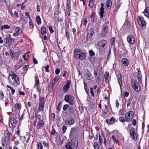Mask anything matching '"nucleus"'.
Returning <instances> with one entry per match:
<instances>
[{"mask_svg":"<svg viewBox=\"0 0 149 149\" xmlns=\"http://www.w3.org/2000/svg\"><path fill=\"white\" fill-rule=\"evenodd\" d=\"M112 5V3L110 0H107L106 2V5L108 8H110Z\"/></svg>","mask_w":149,"mask_h":149,"instance_id":"obj_29","label":"nucleus"},{"mask_svg":"<svg viewBox=\"0 0 149 149\" xmlns=\"http://www.w3.org/2000/svg\"><path fill=\"white\" fill-rule=\"evenodd\" d=\"M127 39V41L129 43L132 44H133L135 43V41L134 38L132 36L128 35Z\"/></svg>","mask_w":149,"mask_h":149,"instance_id":"obj_14","label":"nucleus"},{"mask_svg":"<svg viewBox=\"0 0 149 149\" xmlns=\"http://www.w3.org/2000/svg\"><path fill=\"white\" fill-rule=\"evenodd\" d=\"M64 100L70 105H73L74 103V98L70 94H66L64 97Z\"/></svg>","mask_w":149,"mask_h":149,"instance_id":"obj_7","label":"nucleus"},{"mask_svg":"<svg viewBox=\"0 0 149 149\" xmlns=\"http://www.w3.org/2000/svg\"><path fill=\"white\" fill-rule=\"evenodd\" d=\"M43 80L44 82L48 83L49 81V77H48L47 76V77H43Z\"/></svg>","mask_w":149,"mask_h":149,"instance_id":"obj_38","label":"nucleus"},{"mask_svg":"<svg viewBox=\"0 0 149 149\" xmlns=\"http://www.w3.org/2000/svg\"><path fill=\"white\" fill-rule=\"evenodd\" d=\"M45 101L43 97H40V98L39 105H44Z\"/></svg>","mask_w":149,"mask_h":149,"instance_id":"obj_30","label":"nucleus"},{"mask_svg":"<svg viewBox=\"0 0 149 149\" xmlns=\"http://www.w3.org/2000/svg\"><path fill=\"white\" fill-rule=\"evenodd\" d=\"M43 144L45 147L47 148L49 147V146L48 143H46L45 141H43Z\"/></svg>","mask_w":149,"mask_h":149,"instance_id":"obj_56","label":"nucleus"},{"mask_svg":"<svg viewBox=\"0 0 149 149\" xmlns=\"http://www.w3.org/2000/svg\"><path fill=\"white\" fill-rule=\"evenodd\" d=\"M29 27L30 29H32L34 27L32 21V19L29 20Z\"/></svg>","mask_w":149,"mask_h":149,"instance_id":"obj_36","label":"nucleus"},{"mask_svg":"<svg viewBox=\"0 0 149 149\" xmlns=\"http://www.w3.org/2000/svg\"><path fill=\"white\" fill-rule=\"evenodd\" d=\"M18 92L19 95H22L24 96L25 95L24 92L23 91H22L21 90H19Z\"/></svg>","mask_w":149,"mask_h":149,"instance_id":"obj_61","label":"nucleus"},{"mask_svg":"<svg viewBox=\"0 0 149 149\" xmlns=\"http://www.w3.org/2000/svg\"><path fill=\"white\" fill-rule=\"evenodd\" d=\"M20 106H21V105L20 104L18 103L16 104L15 106V110H13L12 111L16 112V110H18L20 109Z\"/></svg>","mask_w":149,"mask_h":149,"instance_id":"obj_31","label":"nucleus"},{"mask_svg":"<svg viewBox=\"0 0 149 149\" xmlns=\"http://www.w3.org/2000/svg\"><path fill=\"white\" fill-rule=\"evenodd\" d=\"M115 38H112L111 40V46H112L114 43H115Z\"/></svg>","mask_w":149,"mask_h":149,"instance_id":"obj_52","label":"nucleus"},{"mask_svg":"<svg viewBox=\"0 0 149 149\" xmlns=\"http://www.w3.org/2000/svg\"><path fill=\"white\" fill-rule=\"evenodd\" d=\"M49 65H47L45 67V71L46 72H49Z\"/></svg>","mask_w":149,"mask_h":149,"instance_id":"obj_58","label":"nucleus"},{"mask_svg":"<svg viewBox=\"0 0 149 149\" xmlns=\"http://www.w3.org/2000/svg\"><path fill=\"white\" fill-rule=\"evenodd\" d=\"M93 147L95 149H99V146L97 143L95 142L93 144Z\"/></svg>","mask_w":149,"mask_h":149,"instance_id":"obj_40","label":"nucleus"},{"mask_svg":"<svg viewBox=\"0 0 149 149\" xmlns=\"http://www.w3.org/2000/svg\"><path fill=\"white\" fill-rule=\"evenodd\" d=\"M124 26L127 28H129L131 26L130 23L128 21H126L124 23Z\"/></svg>","mask_w":149,"mask_h":149,"instance_id":"obj_28","label":"nucleus"},{"mask_svg":"<svg viewBox=\"0 0 149 149\" xmlns=\"http://www.w3.org/2000/svg\"><path fill=\"white\" fill-rule=\"evenodd\" d=\"M30 138V136L29 134H26L23 137L24 139V142L25 143H27L29 142Z\"/></svg>","mask_w":149,"mask_h":149,"instance_id":"obj_25","label":"nucleus"},{"mask_svg":"<svg viewBox=\"0 0 149 149\" xmlns=\"http://www.w3.org/2000/svg\"><path fill=\"white\" fill-rule=\"evenodd\" d=\"M86 78L88 80L91 79L92 78L91 74L89 72H88L86 73Z\"/></svg>","mask_w":149,"mask_h":149,"instance_id":"obj_33","label":"nucleus"},{"mask_svg":"<svg viewBox=\"0 0 149 149\" xmlns=\"http://www.w3.org/2000/svg\"><path fill=\"white\" fill-rule=\"evenodd\" d=\"M36 22L38 24L40 25L41 24V18L39 16H38L36 17Z\"/></svg>","mask_w":149,"mask_h":149,"instance_id":"obj_34","label":"nucleus"},{"mask_svg":"<svg viewBox=\"0 0 149 149\" xmlns=\"http://www.w3.org/2000/svg\"><path fill=\"white\" fill-rule=\"evenodd\" d=\"M68 113H73L74 112L73 108L72 107H71L69 108L68 109Z\"/></svg>","mask_w":149,"mask_h":149,"instance_id":"obj_46","label":"nucleus"},{"mask_svg":"<svg viewBox=\"0 0 149 149\" xmlns=\"http://www.w3.org/2000/svg\"><path fill=\"white\" fill-rule=\"evenodd\" d=\"M35 84H34V86L35 87L36 86H37L36 88L38 90H39L38 89V85L39 84V80L38 78V77L36 76L35 77Z\"/></svg>","mask_w":149,"mask_h":149,"instance_id":"obj_24","label":"nucleus"},{"mask_svg":"<svg viewBox=\"0 0 149 149\" xmlns=\"http://www.w3.org/2000/svg\"><path fill=\"white\" fill-rule=\"evenodd\" d=\"M71 84V81L69 80L67 82L66 84L64 85L63 88V91L64 92L66 93L70 88Z\"/></svg>","mask_w":149,"mask_h":149,"instance_id":"obj_15","label":"nucleus"},{"mask_svg":"<svg viewBox=\"0 0 149 149\" xmlns=\"http://www.w3.org/2000/svg\"><path fill=\"white\" fill-rule=\"evenodd\" d=\"M109 120H110L111 122H112V124L113 123H114L115 122V121H116V119H115L113 117H111Z\"/></svg>","mask_w":149,"mask_h":149,"instance_id":"obj_54","label":"nucleus"},{"mask_svg":"<svg viewBox=\"0 0 149 149\" xmlns=\"http://www.w3.org/2000/svg\"><path fill=\"white\" fill-rule=\"evenodd\" d=\"M67 123L69 125H73L74 123V121L73 119L70 118L68 119L67 120Z\"/></svg>","mask_w":149,"mask_h":149,"instance_id":"obj_26","label":"nucleus"},{"mask_svg":"<svg viewBox=\"0 0 149 149\" xmlns=\"http://www.w3.org/2000/svg\"><path fill=\"white\" fill-rule=\"evenodd\" d=\"M41 33L42 35L45 34L46 33V28L45 26L42 27L41 29Z\"/></svg>","mask_w":149,"mask_h":149,"instance_id":"obj_37","label":"nucleus"},{"mask_svg":"<svg viewBox=\"0 0 149 149\" xmlns=\"http://www.w3.org/2000/svg\"><path fill=\"white\" fill-rule=\"evenodd\" d=\"M4 97L3 92L2 91L0 90V99H3Z\"/></svg>","mask_w":149,"mask_h":149,"instance_id":"obj_48","label":"nucleus"},{"mask_svg":"<svg viewBox=\"0 0 149 149\" xmlns=\"http://www.w3.org/2000/svg\"><path fill=\"white\" fill-rule=\"evenodd\" d=\"M78 146V141L76 138L72 139L70 142H67L65 146L66 149H76Z\"/></svg>","mask_w":149,"mask_h":149,"instance_id":"obj_3","label":"nucleus"},{"mask_svg":"<svg viewBox=\"0 0 149 149\" xmlns=\"http://www.w3.org/2000/svg\"><path fill=\"white\" fill-rule=\"evenodd\" d=\"M106 123L109 125H112V122H111L110 120L107 119L106 120Z\"/></svg>","mask_w":149,"mask_h":149,"instance_id":"obj_60","label":"nucleus"},{"mask_svg":"<svg viewBox=\"0 0 149 149\" xmlns=\"http://www.w3.org/2000/svg\"><path fill=\"white\" fill-rule=\"evenodd\" d=\"M101 7H100V12L99 13L100 17L101 18H102L103 17V14L104 13V5L102 3H101Z\"/></svg>","mask_w":149,"mask_h":149,"instance_id":"obj_20","label":"nucleus"},{"mask_svg":"<svg viewBox=\"0 0 149 149\" xmlns=\"http://www.w3.org/2000/svg\"><path fill=\"white\" fill-rule=\"evenodd\" d=\"M137 21L141 29H145L146 28V22L143 17L138 16Z\"/></svg>","mask_w":149,"mask_h":149,"instance_id":"obj_5","label":"nucleus"},{"mask_svg":"<svg viewBox=\"0 0 149 149\" xmlns=\"http://www.w3.org/2000/svg\"><path fill=\"white\" fill-rule=\"evenodd\" d=\"M134 114V113L132 111H130L127 112L125 116L126 122H130L131 119H132Z\"/></svg>","mask_w":149,"mask_h":149,"instance_id":"obj_8","label":"nucleus"},{"mask_svg":"<svg viewBox=\"0 0 149 149\" xmlns=\"http://www.w3.org/2000/svg\"><path fill=\"white\" fill-rule=\"evenodd\" d=\"M119 120L121 122H122V123L126 122V118H125V119L123 117H120L119 118Z\"/></svg>","mask_w":149,"mask_h":149,"instance_id":"obj_49","label":"nucleus"},{"mask_svg":"<svg viewBox=\"0 0 149 149\" xmlns=\"http://www.w3.org/2000/svg\"><path fill=\"white\" fill-rule=\"evenodd\" d=\"M107 45V41L104 40H101L97 44V45L99 46L100 48L104 47L105 45Z\"/></svg>","mask_w":149,"mask_h":149,"instance_id":"obj_17","label":"nucleus"},{"mask_svg":"<svg viewBox=\"0 0 149 149\" xmlns=\"http://www.w3.org/2000/svg\"><path fill=\"white\" fill-rule=\"evenodd\" d=\"M55 115L54 113H52L51 114V119L52 120H54L55 119Z\"/></svg>","mask_w":149,"mask_h":149,"instance_id":"obj_59","label":"nucleus"},{"mask_svg":"<svg viewBox=\"0 0 149 149\" xmlns=\"http://www.w3.org/2000/svg\"><path fill=\"white\" fill-rule=\"evenodd\" d=\"M62 104V102H60L58 104L57 107V109L58 111H60L61 109V106Z\"/></svg>","mask_w":149,"mask_h":149,"instance_id":"obj_44","label":"nucleus"},{"mask_svg":"<svg viewBox=\"0 0 149 149\" xmlns=\"http://www.w3.org/2000/svg\"><path fill=\"white\" fill-rule=\"evenodd\" d=\"M132 100L131 99H128L127 101V107L130 105Z\"/></svg>","mask_w":149,"mask_h":149,"instance_id":"obj_57","label":"nucleus"},{"mask_svg":"<svg viewBox=\"0 0 149 149\" xmlns=\"http://www.w3.org/2000/svg\"><path fill=\"white\" fill-rule=\"evenodd\" d=\"M145 16L149 19V7L146 6L143 12Z\"/></svg>","mask_w":149,"mask_h":149,"instance_id":"obj_22","label":"nucleus"},{"mask_svg":"<svg viewBox=\"0 0 149 149\" xmlns=\"http://www.w3.org/2000/svg\"><path fill=\"white\" fill-rule=\"evenodd\" d=\"M8 82L10 85L18 86L19 84V77L14 72L9 73L8 78Z\"/></svg>","mask_w":149,"mask_h":149,"instance_id":"obj_1","label":"nucleus"},{"mask_svg":"<svg viewBox=\"0 0 149 149\" xmlns=\"http://www.w3.org/2000/svg\"><path fill=\"white\" fill-rule=\"evenodd\" d=\"M121 63L124 66L127 67L129 65L128 60L127 58H123L121 59Z\"/></svg>","mask_w":149,"mask_h":149,"instance_id":"obj_19","label":"nucleus"},{"mask_svg":"<svg viewBox=\"0 0 149 149\" xmlns=\"http://www.w3.org/2000/svg\"><path fill=\"white\" fill-rule=\"evenodd\" d=\"M95 1L89 0L88 5L90 7L93 8L94 4Z\"/></svg>","mask_w":149,"mask_h":149,"instance_id":"obj_42","label":"nucleus"},{"mask_svg":"<svg viewBox=\"0 0 149 149\" xmlns=\"http://www.w3.org/2000/svg\"><path fill=\"white\" fill-rule=\"evenodd\" d=\"M60 72V70L59 68H56L55 70V72L56 74H58Z\"/></svg>","mask_w":149,"mask_h":149,"instance_id":"obj_64","label":"nucleus"},{"mask_svg":"<svg viewBox=\"0 0 149 149\" xmlns=\"http://www.w3.org/2000/svg\"><path fill=\"white\" fill-rule=\"evenodd\" d=\"M130 134L133 139L135 141L136 140V134L134 129L132 128L130 131Z\"/></svg>","mask_w":149,"mask_h":149,"instance_id":"obj_18","label":"nucleus"},{"mask_svg":"<svg viewBox=\"0 0 149 149\" xmlns=\"http://www.w3.org/2000/svg\"><path fill=\"white\" fill-rule=\"evenodd\" d=\"M109 76V73L108 72H106L105 73L104 75V79L105 80H107L108 79Z\"/></svg>","mask_w":149,"mask_h":149,"instance_id":"obj_41","label":"nucleus"},{"mask_svg":"<svg viewBox=\"0 0 149 149\" xmlns=\"http://www.w3.org/2000/svg\"><path fill=\"white\" fill-rule=\"evenodd\" d=\"M10 55L12 58L15 59H17L19 57V54L20 53V51L17 52H15L14 50L10 49L9 51Z\"/></svg>","mask_w":149,"mask_h":149,"instance_id":"obj_9","label":"nucleus"},{"mask_svg":"<svg viewBox=\"0 0 149 149\" xmlns=\"http://www.w3.org/2000/svg\"><path fill=\"white\" fill-rule=\"evenodd\" d=\"M94 30L93 28H91L88 31L86 37V41H89L91 42L93 40L95 35Z\"/></svg>","mask_w":149,"mask_h":149,"instance_id":"obj_4","label":"nucleus"},{"mask_svg":"<svg viewBox=\"0 0 149 149\" xmlns=\"http://www.w3.org/2000/svg\"><path fill=\"white\" fill-rule=\"evenodd\" d=\"M94 74L95 77L97 79L98 81L101 80V78L102 76L101 71L99 69H97L94 71Z\"/></svg>","mask_w":149,"mask_h":149,"instance_id":"obj_12","label":"nucleus"},{"mask_svg":"<svg viewBox=\"0 0 149 149\" xmlns=\"http://www.w3.org/2000/svg\"><path fill=\"white\" fill-rule=\"evenodd\" d=\"M60 77L59 76H56L55 78L54 79L53 81L56 83L58 79H59Z\"/></svg>","mask_w":149,"mask_h":149,"instance_id":"obj_51","label":"nucleus"},{"mask_svg":"<svg viewBox=\"0 0 149 149\" xmlns=\"http://www.w3.org/2000/svg\"><path fill=\"white\" fill-rule=\"evenodd\" d=\"M10 28V26L8 24H4L1 26L0 28V30L3 31L4 29H9Z\"/></svg>","mask_w":149,"mask_h":149,"instance_id":"obj_27","label":"nucleus"},{"mask_svg":"<svg viewBox=\"0 0 149 149\" xmlns=\"http://www.w3.org/2000/svg\"><path fill=\"white\" fill-rule=\"evenodd\" d=\"M20 30V28L19 27H17L16 28L15 30V32L19 33V31Z\"/></svg>","mask_w":149,"mask_h":149,"instance_id":"obj_55","label":"nucleus"},{"mask_svg":"<svg viewBox=\"0 0 149 149\" xmlns=\"http://www.w3.org/2000/svg\"><path fill=\"white\" fill-rule=\"evenodd\" d=\"M138 80L139 82L140 83H142V77L141 75L140 74H138L137 75Z\"/></svg>","mask_w":149,"mask_h":149,"instance_id":"obj_39","label":"nucleus"},{"mask_svg":"<svg viewBox=\"0 0 149 149\" xmlns=\"http://www.w3.org/2000/svg\"><path fill=\"white\" fill-rule=\"evenodd\" d=\"M89 55L90 56H94L95 55V53L92 50H90L89 51Z\"/></svg>","mask_w":149,"mask_h":149,"instance_id":"obj_50","label":"nucleus"},{"mask_svg":"<svg viewBox=\"0 0 149 149\" xmlns=\"http://www.w3.org/2000/svg\"><path fill=\"white\" fill-rule=\"evenodd\" d=\"M69 105L68 104L64 105L63 106V111H66L68 108L69 107Z\"/></svg>","mask_w":149,"mask_h":149,"instance_id":"obj_43","label":"nucleus"},{"mask_svg":"<svg viewBox=\"0 0 149 149\" xmlns=\"http://www.w3.org/2000/svg\"><path fill=\"white\" fill-rule=\"evenodd\" d=\"M74 54L75 57L77 59L82 60L86 58L85 54L77 48H76L74 50Z\"/></svg>","mask_w":149,"mask_h":149,"instance_id":"obj_2","label":"nucleus"},{"mask_svg":"<svg viewBox=\"0 0 149 149\" xmlns=\"http://www.w3.org/2000/svg\"><path fill=\"white\" fill-rule=\"evenodd\" d=\"M93 88L91 87L90 88V93L91 94L92 96L93 97H94V93H93Z\"/></svg>","mask_w":149,"mask_h":149,"instance_id":"obj_53","label":"nucleus"},{"mask_svg":"<svg viewBox=\"0 0 149 149\" xmlns=\"http://www.w3.org/2000/svg\"><path fill=\"white\" fill-rule=\"evenodd\" d=\"M4 135L5 136V137L8 140H9L10 137L12 136V134L11 133L9 132L8 130H7L5 131Z\"/></svg>","mask_w":149,"mask_h":149,"instance_id":"obj_21","label":"nucleus"},{"mask_svg":"<svg viewBox=\"0 0 149 149\" xmlns=\"http://www.w3.org/2000/svg\"><path fill=\"white\" fill-rule=\"evenodd\" d=\"M38 149H42L43 148V146L42 143L40 142L38 143Z\"/></svg>","mask_w":149,"mask_h":149,"instance_id":"obj_45","label":"nucleus"},{"mask_svg":"<svg viewBox=\"0 0 149 149\" xmlns=\"http://www.w3.org/2000/svg\"><path fill=\"white\" fill-rule=\"evenodd\" d=\"M116 76L118 79V83L120 86L121 89H122V76L121 74L118 73H116Z\"/></svg>","mask_w":149,"mask_h":149,"instance_id":"obj_16","label":"nucleus"},{"mask_svg":"<svg viewBox=\"0 0 149 149\" xmlns=\"http://www.w3.org/2000/svg\"><path fill=\"white\" fill-rule=\"evenodd\" d=\"M4 40H6L5 43L9 47L12 44L13 42H14V39L8 37V36L5 38Z\"/></svg>","mask_w":149,"mask_h":149,"instance_id":"obj_13","label":"nucleus"},{"mask_svg":"<svg viewBox=\"0 0 149 149\" xmlns=\"http://www.w3.org/2000/svg\"><path fill=\"white\" fill-rule=\"evenodd\" d=\"M99 143L101 144L102 143V141L101 136L100 134H99Z\"/></svg>","mask_w":149,"mask_h":149,"instance_id":"obj_62","label":"nucleus"},{"mask_svg":"<svg viewBox=\"0 0 149 149\" xmlns=\"http://www.w3.org/2000/svg\"><path fill=\"white\" fill-rule=\"evenodd\" d=\"M67 129V127L63 125V127L62 130L63 131V133H64Z\"/></svg>","mask_w":149,"mask_h":149,"instance_id":"obj_63","label":"nucleus"},{"mask_svg":"<svg viewBox=\"0 0 149 149\" xmlns=\"http://www.w3.org/2000/svg\"><path fill=\"white\" fill-rule=\"evenodd\" d=\"M18 116L19 115L17 113L13 114V117L11 118L10 121L11 125L13 127H15L16 126L17 121L15 120V119L17 118Z\"/></svg>","mask_w":149,"mask_h":149,"instance_id":"obj_11","label":"nucleus"},{"mask_svg":"<svg viewBox=\"0 0 149 149\" xmlns=\"http://www.w3.org/2000/svg\"><path fill=\"white\" fill-rule=\"evenodd\" d=\"M67 10L68 11L70 10V1H68L66 3Z\"/></svg>","mask_w":149,"mask_h":149,"instance_id":"obj_32","label":"nucleus"},{"mask_svg":"<svg viewBox=\"0 0 149 149\" xmlns=\"http://www.w3.org/2000/svg\"><path fill=\"white\" fill-rule=\"evenodd\" d=\"M44 105H39L38 110L39 111H42L44 109Z\"/></svg>","mask_w":149,"mask_h":149,"instance_id":"obj_47","label":"nucleus"},{"mask_svg":"<svg viewBox=\"0 0 149 149\" xmlns=\"http://www.w3.org/2000/svg\"><path fill=\"white\" fill-rule=\"evenodd\" d=\"M131 84L132 88L137 93L140 92L141 90V87L136 80L134 79L132 80Z\"/></svg>","mask_w":149,"mask_h":149,"instance_id":"obj_6","label":"nucleus"},{"mask_svg":"<svg viewBox=\"0 0 149 149\" xmlns=\"http://www.w3.org/2000/svg\"><path fill=\"white\" fill-rule=\"evenodd\" d=\"M90 18L91 19V22H93L95 20V14L94 12L92 13V14L91 15Z\"/></svg>","mask_w":149,"mask_h":149,"instance_id":"obj_35","label":"nucleus"},{"mask_svg":"<svg viewBox=\"0 0 149 149\" xmlns=\"http://www.w3.org/2000/svg\"><path fill=\"white\" fill-rule=\"evenodd\" d=\"M44 123L42 120H39L37 125V129H39L40 128L44 125Z\"/></svg>","mask_w":149,"mask_h":149,"instance_id":"obj_23","label":"nucleus"},{"mask_svg":"<svg viewBox=\"0 0 149 149\" xmlns=\"http://www.w3.org/2000/svg\"><path fill=\"white\" fill-rule=\"evenodd\" d=\"M102 31L100 33L103 37L108 35V31L109 29V26L107 24H104L102 27Z\"/></svg>","mask_w":149,"mask_h":149,"instance_id":"obj_10","label":"nucleus"}]
</instances>
